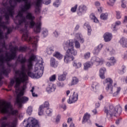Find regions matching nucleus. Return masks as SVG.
I'll return each instance as SVG.
<instances>
[{
    "mask_svg": "<svg viewBox=\"0 0 127 127\" xmlns=\"http://www.w3.org/2000/svg\"><path fill=\"white\" fill-rule=\"evenodd\" d=\"M122 111V107L120 106H116L115 108L113 105H110L109 108L104 107V112L108 120H112L113 117H116L117 115H121Z\"/></svg>",
    "mask_w": 127,
    "mask_h": 127,
    "instance_id": "obj_6",
    "label": "nucleus"
},
{
    "mask_svg": "<svg viewBox=\"0 0 127 127\" xmlns=\"http://www.w3.org/2000/svg\"><path fill=\"white\" fill-rule=\"evenodd\" d=\"M26 19L30 20L29 21V27L30 28H34V31L36 33H40L41 32V26L42 23L41 22L39 21L35 23L34 20L35 19V17L32 15L31 13H28L26 16Z\"/></svg>",
    "mask_w": 127,
    "mask_h": 127,
    "instance_id": "obj_7",
    "label": "nucleus"
},
{
    "mask_svg": "<svg viewBox=\"0 0 127 127\" xmlns=\"http://www.w3.org/2000/svg\"><path fill=\"white\" fill-rule=\"evenodd\" d=\"M11 0H10L9 3L11 4L10 6L7 9L8 13H6L4 15L5 19L7 21L6 22H8V20H9V16L12 17L14 14V11H13L14 9V5H11Z\"/></svg>",
    "mask_w": 127,
    "mask_h": 127,
    "instance_id": "obj_12",
    "label": "nucleus"
},
{
    "mask_svg": "<svg viewBox=\"0 0 127 127\" xmlns=\"http://www.w3.org/2000/svg\"><path fill=\"white\" fill-rule=\"evenodd\" d=\"M42 35H43V37H46L47 35H48V30L46 29L43 30Z\"/></svg>",
    "mask_w": 127,
    "mask_h": 127,
    "instance_id": "obj_44",
    "label": "nucleus"
},
{
    "mask_svg": "<svg viewBox=\"0 0 127 127\" xmlns=\"http://www.w3.org/2000/svg\"><path fill=\"white\" fill-rule=\"evenodd\" d=\"M17 61L18 62H19L20 64H21V70H20L19 69H18L15 71V74L16 76H18L19 77L20 76V74L21 73L24 74L27 77V79H28V76H27V74L25 73L24 72L25 71V63H26V58L25 57H23V56L19 55L18 56Z\"/></svg>",
    "mask_w": 127,
    "mask_h": 127,
    "instance_id": "obj_8",
    "label": "nucleus"
},
{
    "mask_svg": "<svg viewBox=\"0 0 127 127\" xmlns=\"http://www.w3.org/2000/svg\"><path fill=\"white\" fill-rule=\"evenodd\" d=\"M50 64L52 67H54V68H56L57 66H58V63L55 60L54 58H51L50 61Z\"/></svg>",
    "mask_w": 127,
    "mask_h": 127,
    "instance_id": "obj_30",
    "label": "nucleus"
},
{
    "mask_svg": "<svg viewBox=\"0 0 127 127\" xmlns=\"http://www.w3.org/2000/svg\"><path fill=\"white\" fill-rule=\"evenodd\" d=\"M53 56L54 57H56V58H57L58 59H61L62 58H63V56H62V55H61V54H60V53L57 52H56L54 55Z\"/></svg>",
    "mask_w": 127,
    "mask_h": 127,
    "instance_id": "obj_40",
    "label": "nucleus"
},
{
    "mask_svg": "<svg viewBox=\"0 0 127 127\" xmlns=\"http://www.w3.org/2000/svg\"><path fill=\"white\" fill-rule=\"evenodd\" d=\"M79 83V78L76 76L72 77L71 80V85H77Z\"/></svg>",
    "mask_w": 127,
    "mask_h": 127,
    "instance_id": "obj_35",
    "label": "nucleus"
},
{
    "mask_svg": "<svg viewBox=\"0 0 127 127\" xmlns=\"http://www.w3.org/2000/svg\"><path fill=\"white\" fill-rule=\"evenodd\" d=\"M34 91V87H32V89L30 90L31 92L33 97H37V94H35V93L33 92Z\"/></svg>",
    "mask_w": 127,
    "mask_h": 127,
    "instance_id": "obj_58",
    "label": "nucleus"
},
{
    "mask_svg": "<svg viewBox=\"0 0 127 127\" xmlns=\"http://www.w3.org/2000/svg\"><path fill=\"white\" fill-rule=\"evenodd\" d=\"M88 10V7L84 4L80 5L78 6V9L77 10V14L78 16H82L83 14H85Z\"/></svg>",
    "mask_w": 127,
    "mask_h": 127,
    "instance_id": "obj_14",
    "label": "nucleus"
},
{
    "mask_svg": "<svg viewBox=\"0 0 127 127\" xmlns=\"http://www.w3.org/2000/svg\"><path fill=\"white\" fill-rule=\"evenodd\" d=\"M74 46H75V48H76L77 49H78L79 48H80V47H81V46L80 45V43H79V42L78 41H75Z\"/></svg>",
    "mask_w": 127,
    "mask_h": 127,
    "instance_id": "obj_53",
    "label": "nucleus"
},
{
    "mask_svg": "<svg viewBox=\"0 0 127 127\" xmlns=\"http://www.w3.org/2000/svg\"><path fill=\"white\" fill-rule=\"evenodd\" d=\"M76 37H77V39H78L79 41H80V43H84V41L85 40L82 37V35L80 33H77L76 35Z\"/></svg>",
    "mask_w": 127,
    "mask_h": 127,
    "instance_id": "obj_36",
    "label": "nucleus"
},
{
    "mask_svg": "<svg viewBox=\"0 0 127 127\" xmlns=\"http://www.w3.org/2000/svg\"><path fill=\"white\" fill-rule=\"evenodd\" d=\"M0 112L1 114H9L12 116H16L18 114V110H13L11 103L6 101H3L2 103L0 101Z\"/></svg>",
    "mask_w": 127,
    "mask_h": 127,
    "instance_id": "obj_5",
    "label": "nucleus"
},
{
    "mask_svg": "<svg viewBox=\"0 0 127 127\" xmlns=\"http://www.w3.org/2000/svg\"><path fill=\"white\" fill-rule=\"evenodd\" d=\"M14 1H15V2H21V1L24 2L25 4L21 8V11L18 12V14L15 17L16 18L19 16L20 18L24 17V16H23V12H25L31 8V3H30V2H28V0H14Z\"/></svg>",
    "mask_w": 127,
    "mask_h": 127,
    "instance_id": "obj_9",
    "label": "nucleus"
},
{
    "mask_svg": "<svg viewBox=\"0 0 127 127\" xmlns=\"http://www.w3.org/2000/svg\"><path fill=\"white\" fill-rule=\"evenodd\" d=\"M103 48V45L100 44L97 47L95 48L94 50L93 51V54L94 55H98L99 53H100V51H101V50Z\"/></svg>",
    "mask_w": 127,
    "mask_h": 127,
    "instance_id": "obj_24",
    "label": "nucleus"
},
{
    "mask_svg": "<svg viewBox=\"0 0 127 127\" xmlns=\"http://www.w3.org/2000/svg\"><path fill=\"white\" fill-rule=\"evenodd\" d=\"M53 5L55 7H58L60 5V0H56L55 2H54Z\"/></svg>",
    "mask_w": 127,
    "mask_h": 127,
    "instance_id": "obj_50",
    "label": "nucleus"
},
{
    "mask_svg": "<svg viewBox=\"0 0 127 127\" xmlns=\"http://www.w3.org/2000/svg\"><path fill=\"white\" fill-rule=\"evenodd\" d=\"M116 1H117V0H109V1H107V4H108V5L113 6V5L115 4Z\"/></svg>",
    "mask_w": 127,
    "mask_h": 127,
    "instance_id": "obj_46",
    "label": "nucleus"
},
{
    "mask_svg": "<svg viewBox=\"0 0 127 127\" xmlns=\"http://www.w3.org/2000/svg\"><path fill=\"white\" fill-rule=\"evenodd\" d=\"M107 51H110V52L111 53V55L115 54L116 52L112 47H109L108 49H107Z\"/></svg>",
    "mask_w": 127,
    "mask_h": 127,
    "instance_id": "obj_55",
    "label": "nucleus"
},
{
    "mask_svg": "<svg viewBox=\"0 0 127 127\" xmlns=\"http://www.w3.org/2000/svg\"><path fill=\"white\" fill-rule=\"evenodd\" d=\"M60 120H61V115H58L56 118V123L58 124L60 122Z\"/></svg>",
    "mask_w": 127,
    "mask_h": 127,
    "instance_id": "obj_54",
    "label": "nucleus"
},
{
    "mask_svg": "<svg viewBox=\"0 0 127 127\" xmlns=\"http://www.w3.org/2000/svg\"><path fill=\"white\" fill-rule=\"evenodd\" d=\"M100 18L102 20H107L108 19V13H102L100 15Z\"/></svg>",
    "mask_w": 127,
    "mask_h": 127,
    "instance_id": "obj_39",
    "label": "nucleus"
},
{
    "mask_svg": "<svg viewBox=\"0 0 127 127\" xmlns=\"http://www.w3.org/2000/svg\"><path fill=\"white\" fill-rule=\"evenodd\" d=\"M25 90H26V85H23L21 87V89L20 90V92L17 95V97H18H18L23 96V95H24V92Z\"/></svg>",
    "mask_w": 127,
    "mask_h": 127,
    "instance_id": "obj_26",
    "label": "nucleus"
},
{
    "mask_svg": "<svg viewBox=\"0 0 127 127\" xmlns=\"http://www.w3.org/2000/svg\"><path fill=\"white\" fill-rule=\"evenodd\" d=\"M90 17L91 19L93 20L94 22H96V23H99V20H98V18L95 16V14L94 13H91L90 15Z\"/></svg>",
    "mask_w": 127,
    "mask_h": 127,
    "instance_id": "obj_37",
    "label": "nucleus"
},
{
    "mask_svg": "<svg viewBox=\"0 0 127 127\" xmlns=\"http://www.w3.org/2000/svg\"><path fill=\"white\" fill-rule=\"evenodd\" d=\"M73 66L75 67L76 69L78 68H81V66H82V64L80 63L78 61H74L73 62Z\"/></svg>",
    "mask_w": 127,
    "mask_h": 127,
    "instance_id": "obj_31",
    "label": "nucleus"
},
{
    "mask_svg": "<svg viewBox=\"0 0 127 127\" xmlns=\"http://www.w3.org/2000/svg\"><path fill=\"white\" fill-rule=\"evenodd\" d=\"M97 86H98V83H97V82H94L93 83L92 86H91V88H92L93 90H95Z\"/></svg>",
    "mask_w": 127,
    "mask_h": 127,
    "instance_id": "obj_61",
    "label": "nucleus"
},
{
    "mask_svg": "<svg viewBox=\"0 0 127 127\" xmlns=\"http://www.w3.org/2000/svg\"><path fill=\"white\" fill-rule=\"evenodd\" d=\"M91 57V53L90 52H87L84 55V59H89Z\"/></svg>",
    "mask_w": 127,
    "mask_h": 127,
    "instance_id": "obj_48",
    "label": "nucleus"
},
{
    "mask_svg": "<svg viewBox=\"0 0 127 127\" xmlns=\"http://www.w3.org/2000/svg\"><path fill=\"white\" fill-rule=\"evenodd\" d=\"M27 77L23 73H21L20 76L16 77L15 80L16 82V84L15 85V88H19L20 86L21 83H25L26 81H28Z\"/></svg>",
    "mask_w": 127,
    "mask_h": 127,
    "instance_id": "obj_11",
    "label": "nucleus"
},
{
    "mask_svg": "<svg viewBox=\"0 0 127 127\" xmlns=\"http://www.w3.org/2000/svg\"><path fill=\"white\" fill-rule=\"evenodd\" d=\"M21 96L16 97V103L18 104L19 106H21V104H24V103H26V102H28V98L25 96H23L20 98Z\"/></svg>",
    "mask_w": 127,
    "mask_h": 127,
    "instance_id": "obj_15",
    "label": "nucleus"
},
{
    "mask_svg": "<svg viewBox=\"0 0 127 127\" xmlns=\"http://www.w3.org/2000/svg\"><path fill=\"white\" fill-rule=\"evenodd\" d=\"M90 117H91L90 114H88V113L85 114L83 117L82 124H85V123H87V122L89 120H90Z\"/></svg>",
    "mask_w": 127,
    "mask_h": 127,
    "instance_id": "obj_29",
    "label": "nucleus"
},
{
    "mask_svg": "<svg viewBox=\"0 0 127 127\" xmlns=\"http://www.w3.org/2000/svg\"><path fill=\"white\" fill-rule=\"evenodd\" d=\"M53 112V111L52 110V109H50L49 108L47 109V110H46V115L49 117H51V116H52Z\"/></svg>",
    "mask_w": 127,
    "mask_h": 127,
    "instance_id": "obj_41",
    "label": "nucleus"
},
{
    "mask_svg": "<svg viewBox=\"0 0 127 127\" xmlns=\"http://www.w3.org/2000/svg\"><path fill=\"white\" fill-rule=\"evenodd\" d=\"M10 51L11 53H15V54H16V52L17 51H19L18 47H14L11 49Z\"/></svg>",
    "mask_w": 127,
    "mask_h": 127,
    "instance_id": "obj_42",
    "label": "nucleus"
},
{
    "mask_svg": "<svg viewBox=\"0 0 127 127\" xmlns=\"http://www.w3.org/2000/svg\"><path fill=\"white\" fill-rule=\"evenodd\" d=\"M103 84L104 86H106L105 89L109 94H113V97H117L120 92H121V88L120 87L117 88L114 87L113 86V79L111 78H106L104 81Z\"/></svg>",
    "mask_w": 127,
    "mask_h": 127,
    "instance_id": "obj_4",
    "label": "nucleus"
},
{
    "mask_svg": "<svg viewBox=\"0 0 127 127\" xmlns=\"http://www.w3.org/2000/svg\"><path fill=\"white\" fill-rule=\"evenodd\" d=\"M56 90V86L53 84H50L46 88V91L48 93L54 92Z\"/></svg>",
    "mask_w": 127,
    "mask_h": 127,
    "instance_id": "obj_21",
    "label": "nucleus"
},
{
    "mask_svg": "<svg viewBox=\"0 0 127 127\" xmlns=\"http://www.w3.org/2000/svg\"><path fill=\"white\" fill-rule=\"evenodd\" d=\"M83 65L84 70H88V68L91 67V64L89 63H86L84 64Z\"/></svg>",
    "mask_w": 127,
    "mask_h": 127,
    "instance_id": "obj_45",
    "label": "nucleus"
},
{
    "mask_svg": "<svg viewBox=\"0 0 127 127\" xmlns=\"http://www.w3.org/2000/svg\"><path fill=\"white\" fill-rule=\"evenodd\" d=\"M27 114H28L29 116H30L31 114H32V107H31V106H29L27 110Z\"/></svg>",
    "mask_w": 127,
    "mask_h": 127,
    "instance_id": "obj_47",
    "label": "nucleus"
},
{
    "mask_svg": "<svg viewBox=\"0 0 127 127\" xmlns=\"http://www.w3.org/2000/svg\"><path fill=\"white\" fill-rule=\"evenodd\" d=\"M78 93H75L73 92V95L71 96H69V99L67 100L68 104H73L78 101Z\"/></svg>",
    "mask_w": 127,
    "mask_h": 127,
    "instance_id": "obj_16",
    "label": "nucleus"
},
{
    "mask_svg": "<svg viewBox=\"0 0 127 127\" xmlns=\"http://www.w3.org/2000/svg\"><path fill=\"white\" fill-rule=\"evenodd\" d=\"M36 61V56L32 54L28 59V72L27 75L33 79H39L42 77L44 71V66H43V60H41V63H38L35 65V70L31 72L32 67H33V62Z\"/></svg>",
    "mask_w": 127,
    "mask_h": 127,
    "instance_id": "obj_1",
    "label": "nucleus"
},
{
    "mask_svg": "<svg viewBox=\"0 0 127 127\" xmlns=\"http://www.w3.org/2000/svg\"><path fill=\"white\" fill-rule=\"evenodd\" d=\"M49 80L50 82H54L56 80V74L52 75L50 78Z\"/></svg>",
    "mask_w": 127,
    "mask_h": 127,
    "instance_id": "obj_49",
    "label": "nucleus"
},
{
    "mask_svg": "<svg viewBox=\"0 0 127 127\" xmlns=\"http://www.w3.org/2000/svg\"><path fill=\"white\" fill-rule=\"evenodd\" d=\"M98 11V12H100V13L103 12V7L102 6L98 7H97Z\"/></svg>",
    "mask_w": 127,
    "mask_h": 127,
    "instance_id": "obj_62",
    "label": "nucleus"
},
{
    "mask_svg": "<svg viewBox=\"0 0 127 127\" xmlns=\"http://www.w3.org/2000/svg\"><path fill=\"white\" fill-rule=\"evenodd\" d=\"M9 127H15V123L14 122H12L11 125L9 126Z\"/></svg>",
    "mask_w": 127,
    "mask_h": 127,
    "instance_id": "obj_64",
    "label": "nucleus"
},
{
    "mask_svg": "<svg viewBox=\"0 0 127 127\" xmlns=\"http://www.w3.org/2000/svg\"><path fill=\"white\" fill-rule=\"evenodd\" d=\"M121 2H122V4H121L122 7H123V8H125V7H126V6L127 2L125 0H122Z\"/></svg>",
    "mask_w": 127,
    "mask_h": 127,
    "instance_id": "obj_57",
    "label": "nucleus"
},
{
    "mask_svg": "<svg viewBox=\"0 0 127 127\" xmlns=\"http://www.w3.org/2000/svg\"><path fill=\"white\" fill-rule=\"evenodd\" d=\"M27 25H28V23L25 24V28L21 30V31L23 32L22 39L24 41H27L29 44H32V49L31 50V52H35L37 49V43L39 40V36H36L33 37H28Z\"/></svg>",
    "mask_w": 127,
    "mask_h": 127,
    "instance_id": "obj_3",
    "label": "nucleus"
},
{
    "mask_svg": "<svg viewBox=\"0 0 127 127\" xmlns=\"http://www.w3.org/2000/svg\"><path fill=\"white\" fill-rule=\"evenodd\" d=\"M77 7H78L77 4H76V5H75L74 6L71 7V8L70 9L71 12H76Z\"/></svg>",
    "mask_w": 127,
    "mask_h": 127,
    "instance_id": "obj_52",
    "label": "nucleus"
},
{
    "mask_svg": "<svg viewBox=\"0 0 127 127\" xmlns=\"http://www.w3.org/2000/svg\"><path fill=\"white\" fill-rule=\"evenodd\" d=\"M18 49L20 52H26L28 49V47H27L26 46L23 47L20 46Z\"/></svg>",
    "mask_w": 127,
    "mask_h": 127,
    "instance_id": "obj_38",
    "label": "nucleus"
},
{
    "mask_svg": "<svg viewBox=\"0 0 127 127\" xmlns=\"http://www.w3.org/2000/svg\"><path fill=\"white\" fill-rule=\"evenodd\" d=\"M103 37L105 42H109L112 40V34L109 33H106L104 34Z\"/></svg>",
    "mask_w": 127,
    "mask_h": 127,
    "instance_id": "obj_23",
    "label": "nucleus"
},
{
    "mask_svg": "<svg viewBox=\"0 0 127 127\" xmlns=\"http://www.w3.org/2000/svg\"><path fill=\"white\" fill-rule=\"evenodd\" d=\"M116 17L117 19H120V18L122 17V16L121 15V12L119 11H116Z\"/></svg>",
    "mask_w": 127,
    "mask_h": 127,
    "instance_id": "obj_56",
    "label": "nucleus"
},
{
    "mask_svg": "<svg viewBox=\"0 0 127 127\" xmlns=\"http://www.w3.org/2000/svg\"><path fill=\"white\" fill-rule=\"evenodd\" d=\"M4 36H3V32L0 29V39H3Z\"/></svg>",
    "mask_w": 127,
    "mask_h": 127,
    "instance_id": "obj_59",
    "label": "nucleus"
},
{
    "mask_svg": "<svg viewBox=\"0 0 127 127\" xmlns=\"http://www.w3.org/2000/svg\"><path fill=\"white\" fill-rule=\"evenodd\" d=\"M119 42L121 45H122V46L124 47V48H127V38L122 37L120 39Z\"/></svg>",
    "mask_w": 127,
    "mask_h": 127,
    "instance_id": "obj_22",
    "label": "nucleus"
},
{
    "mask_svg": "<svg viewBox=\"0 0 127 127\" xmlns=\"http://www.w3.org/2000/svg\"><path fill=\"white\" fill-rule=\"evenodd\" d=\"M54 52V50L52 48H48L47 49V53L49 55H51Z\"/></svg>",
    "mask_w": 127,
    "mask_h": 127,
    "instance_id": "obj_43",
    "label": "nucleus"
},
{
    "mask_svg": "<svg viewBox=\"0 0 127 127\" xmlns=\"http://www.w3.org/2000/svg\"><path fill=\"white\" fill-rule=\"evenodd\" d=\"M106 68L103 67L101 68L99 70V76L101 79L105 78V72H106Z\"/></svg>",
    "mask_w": 127,
    "mask_h": 127,
    "instance_id": "obj_28",
    "label": "nucleus"
},
{
    "mask_svg": "<svg viewBox=\"0 0 127 127\" xmlns=\"http://www.w3.org/2000/svg\"><path fill=\"white\" fill-rule=\"evenodd\" d=\"M95 6H96V7H99L101 5V3H100V2L99 1H96L95 3Z\"/></svg>",
    "mask_w": 127,
    "mask_h": 127,
    "instance_id": "obj_63",
    "label": "nucleus"
},
{
    "mask_svg": "<svg viewBox=\"0 0 127 127\" xmlns=\"http://www.w3.org/2000/svg\"><path fill=\"white\" fill-rule=\"evenodd\" d=\"M57 85L58 87H61V88L64 87V83L63 82H58Z\"/></svg>",
    "mask_w": 127,
    "mask_h": 127,
    "instance_id": "obj_60",
    "label": "nucleus"
},
{
    "mask_svg": "<svg viewBox=\"0 0 127 127\" xmlns=\"http://www.w3.org/2000/svg\"><path fill=\"white\" fill-rule=\"evenodd\" d=\"M16 58V54L15 53H11V54L9 56L6 55L5 59H4V61L8 62L11 61V60H14L15 58Z\"/></svg>",
    "mask_w": 127,
    "mask_h": 127,
    "instance_id": "obj_19",
    "label": "nucleus"
},
{
    "mask_svg": "<svg viewBox=\"0 0 127 127\" xmlns=\"http://www.w3.org/2000/svg\"><path fill=\"white\" fill-rule=\"evenodd\" d=\"M84 27H86L87 28V34L88 35H91V32H92V28L90 26V24L89 23L85 22L84 24Z\"/></svg>",
    "mask_w": 127,
    "mask_h": 127,
    "instance_id": "obj_25",
    "label": "nucleus"
},
{
    "mask_svg": "<svg viewBox=\"0 0 127 127\" xmlns=\"http://www.w3.org/2000/svg\"><path fill=\"white\" fill-rule=\"evenodd\" d=\"M122 70L119 71V73L121 75L125 73L127 67L125 65H122Z\"/></svg>",
    "mask_w": 127,
    "mask_h": 127,
    "instance_id": "obj_51",
    "label": "nucleus"
},
{
    "mask_svg": "<svg viewBox=\"0 0 127 127\" xmlns=\"http://www.w3.org/2000/svg\"><path fill=\"white\" fill-rule=\"evenodd\" d=\"M42 3L48 5V4L51 3V0H37L35 3V13H40V11H41L40 7H41Z\"/></svg>",
    "mask_w": 127,
    "mask_h": 127,
    "instance_id": "obj_10",
    "label": "nucleus"
},
{
    "mask_svg": "<svg viewBox=\"0 0 127 127\" xmlns=\"http://www.w3.org/2000/svg\"><path fill=\"white\" fill-rule=\"evenodd\" d=\"M66 76H67V73L64 72L63 74L58 75V80L59 81H65L66 80Z\"/></svg>",
    "mask_w": 127,
    "mask_h": 127,
    "instance_id": "obj_27",
    "label": "nucleus"
},
{
    "mask_svg": "<svg viewBox=\"0 0 127 127\" xmlns=\"http://www.w3.org/2000/svg\"><path fill=\"white\" fill-rule=\"evenodd\" d=\"M0 66H1V72L3 75L7 76L10 71V69L4 68V65H3V64H4V57H3V55H0Z\"/></svg>",
    "mask_w": 127,
    "mask_h": 127,
    "instance_id": "obj_13",
    "label": "nucleus"
},
{
    "mask_svg": "<svg viewBox=\"0 0 127 127\" xmlns=\"http://www.w3.org/2000/svg\"><path fill=\"white\" fill-rule=\"evenodd\" d=\"M63 47L66 50V54L64 56V62L67 64L70 61H73L74 58L73 56L77 55V50L74 49V42L72 40L64 42Z\"/></svg>",
    "mask_w": 127,
    "mask_h": 127,
    "instance_id": "obj_2",
    "label": "nucleus"
},
{
    "mask_svg": "<svg viewBox=\"0 0 127 127\" xmlns=\"http://www.w3.org/2000/svg\"><path fill=\"white\" fill-rule=\"evenodd\" d=\"M91 64H95V63H97L98 64H100V63H102L103 61L100 59V58H98L97 57H93L90 61Z\"/></svg>",
    "mask_w": 127,
    "mask_h": 127,
    "instance_id": "obj_18",
    "label": "nucleus"
},
{
    "mask_svg": "<svg viewBox=\"0 0 127 127\" xmlns=\"http://www.w3.org/2000/svg\"><path fill=\"white\" fill-rule=\"evenodd\" d=\"M110 62H107L106 64V66H108V67H111V66H113V65H115L116 64V63L117 62V60L115 59V57H112L110 58L109 59H108Z\"/></svg>",
    "mask_w": 127,
    "mask_h": 127,
    "instance_id": "obj_20",
    "label": "nucleus"
},
{
    "mask_svg": "<svg viewBox=\"0 0 127 127\" xmlns=\"http://www.w3.org/2000/svg\"><path fill=\"white\" fill-rule=\"evenodd\" d=\"M121 24V21H117L115 23V25H112V28L113 29V31H117L118 30V28H117V26L118 25H120Z\"/></svg>",
    "mask_w": 127,
    "mask_h": 127,
    "instance_id": "obj_34",
    "label": "nucleus"
},
{
    "mask_svg": "<svg viewBox=\"0 0 127 127\" xmlns=\"http://www.w3.org/2000/svg\"><path fill=\"white\" fill-rule=\"evenodd\" d=\"M7 120V117H3L1 119H0V124H2L3 125H5V127H9V124L8 123H5L3 121H6Z\"/></svg>",
    "mask_w": 127,
    "mask_h": 127,
    "instance_id": "obj_33",
    "label": "nucleus"
},
{
    "mask_svg": "<svg viewBox=\"0 0 127 127\" xmlns=\"http://www.w3.org/2000/svg\"><path fill=\"white\" fill-rule=\"evenodd\" d=\"M49 102L46 101L44 103V105H41L40 106L38 112L39 116H42V115H43L44 110H45V108H49Z\"/></svg>",
    "mask_w": 127,
    "mask_h": 127,
    "instance_id": "obj_17",
    "label": "nucleus"
},
{
    "mask_svg": "<svg viewBox=\"0 0 127 127\" xmlns=\"http://www.w3.org/2000/svg\"><path fill=\"white\" fill-rule=\"evenodd\" d=\"M20 18V19L18 20V23H16L15 21H14L15 24H17L18 25H21L22 23L26 22V19H25V17H23Z\"/></svg>",
    "mask_w": 127,
    "mask_h": 127,
    "instance_id": "obj_32",
    "label": "nucleus"
}]
</instances>
